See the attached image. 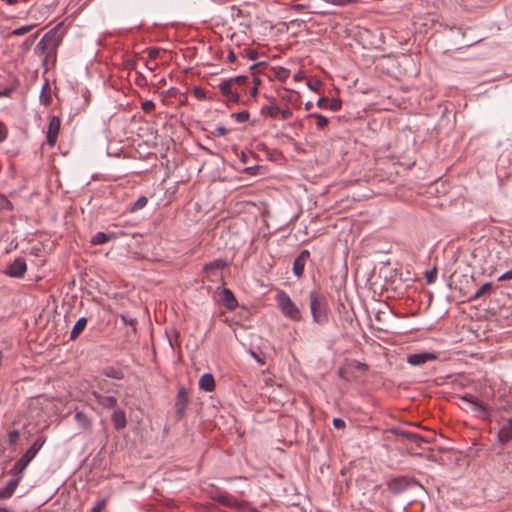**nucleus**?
Segmentation results:
<instances>
[{
    "label": "nucleus",
    "instance_id": "obj_50",
    "mask_svg": "<svg viewBox=\"0 0 512 512\" xmlns=\"http://www.w3.org/2000/svg\"><path fill=\"white\" fill-rule=\"evenodd\" d=\"M216 131L220 136H225L227 133V129L223 126L217 127Z\"/></svg>",
    "mask_w": 512,
    "mask_h": 512
},
{
    "label": "nucleus",
    "instance_id": "obj_4",
    "mask_svg": "<svg viewBox=\"0 0 512 512\" xmlns=\"http://www.w3.org/2000/svg\"><path fill=\"white\" fill-rule=\"evenodd\" d=\"M59 37L56 31L51 30L45 34V36L40 40L37 45V51H40L42 54L52 52L57 45L59 44Z\"/></svg>",
    "mask_w": 512,
    "mask_h": 512
},
{
    "label": "nucleus",
    "instance_id": "obj_43",
    "mask_svg": "<svg viewBox=\"0 0 512 512\" xmlns=\"http://www.w3.org/2000/svg\"><path fill=\"white\" fill-rule=\"evenodd\" d=\"M43 444H44V439H42L41 437L34 440V455L42 447Z\"/></svg>",
    "mask_w": 512,
    "mask_h": 512
},
{
    "label": "nucleus",
    "instance_id": "obj_59",
    "mask_svg": "<svg viewBox=\"0 0 512 512\" xmlns=\"http://www.w3.org/2000/svg\"><path fill=\"white\" fill-rule=\"evenodd\" d=\"M309 88L316 89L315 84H308Z\"/></svg>",
    "mask_w": 512,
    "mask_h": 512
},
{
    "label": "nucleus",
    "instance_id": "obj_25",
    "mask_svg": "<svg viewBox=\"0 0 512 512\" xmlns=\"http://www.w3.org/2000/svg\"><path fill=\"white\" fill-rule=\"evenodd\" d=\"M262 113L266 114L271 118H276L279 116L280 108L274 104L267 105L262 108Z\"/></svg>",
    "mask_w": 512,
    "mask_h": 512
},
{
    "label": "nucleus",
    "instance_id": "obj_18",
    "mask_svg": "<svg viewBox=\"0 0 512 512\" xmlns=\"http://www.w3.org/2000/svg\"><path fill=\"white\" fill-rule=\"evenodd\" d=\"M97 402L104 408H114L117 405V399L113 396H104L95 394Z\"/></svg>",
    "mask_w": 512,
    "mask_h": 512
},
{
    "label": "nucleus",
    "instance_id": "obj_44",
    "mask_svg": "<svg viewBox=\"0 0 512 512\" xmlns=\"http://www.w3.org/2000/svg\"><path fill=\"white\" fill-rule=\"evenodd\" d=\"M512 279V269L506 271L502 275L499 276L498 281H506Z\"/></svg>",
    "mask_w": 512,
    "mask_h": 512
},
{
    "label": "nucleus",
    "instance_id": "obj_30",
    "mask_svg": "<svg viewBox=\"0 0 512 512\" xmlns=\"http://www.w3.org/2000/svg\"><path fill=\"white\" fill-rule=\"evenodd\" d=\"M233 117L235 118V120L238 122V123H243L245 121L248 120L249 118V112L246 111V110H243V111H240V112H237V113H234L233 114Z\"/></svg>",
    "mask_w": 512,
    "mask_h": 512
},
{
    "label": "nucleus",
    "instance_id": "obj_41",
    "mask_svg": "<svg viewBox=\"0 0 512 512\" xmlns=\"http://www.w3.org/2000/svg\"><path fill=\"white\" fill-rule=\"evenodd\" d=\"M341 107V103L338 100L329 101L328 108L332 111H338Z\"/></svg>",
    "mask_w": 512,
    "mask_h": 512
},
{
    "label": "nucleus",
    "instance_id": "obj_54",
    "mask_svg": "<svg viewBox=\"0 0 512 512\" xmlns=\"http://www.w3.org/2000/svg\"><path fill=\"white\" fill-rule=\"evenodd\" d=\"M294 79H295L296 81H300V80H302V79H303V75H302V73H301V72H298L297 74H295V75H294Z\"/></svg>",
    "mask_w": 512,
    "mask_h": 512
},
{
    "label": "nucleus",
    "instance_id": "obj_38",
    "mask_svg": "<svg viewBox=\"0 0 512 512\" xmlns=\"http://www.w3.org/2000/svg\"><path fill=\"white\" fill-rule=\"evenodd\" d=\"M437 270L436 268L426 273V279L429 284H432L436 280Z\"/></svg>",
    "mask_w": 512,
    "mask_h": 512
},
{
    "label": "nucleus",
    "instance_id": "obj_21",
    "mask_svg": "<svg viewBox=\"0 0 512 512\" xmlns=\"http://www.w3.org/2000/svg\"><path fill=\"white\" fill-rule=\"evenodd\" d=\"M19 482H8L7 485L0 489V500L10 498L15 492Z\"/></svg>",
    "mask_w": 512,
    "mask_h": 512
},
{
    "label": "nucleus",
    "instance_id": "obj_10",
    "mask_svg": "<svg viewBox=\"0 0 512 512\" xmlns=\"http://www.w3.org/2000/svg\"><path fill=\"white\" fill-rule=\"evenodd\" d=\"M310 257L308 250H303L293 262V273L298 278L302 277L307 260Z\"/></svg>",
    "mask_w": 512,
    "mask_h": 512
},
{
    "label": "nucleus",
    "instance_id": "obj_19",
    "mask_svg": "<svg viewBox=\"0 0 512 512\" xmlns=\"http://www.w3.org/2000/svg\"><path fill=\"white\" fill-rule=\"evenodd\" d=\"M222 301L228 309H234L237 301L233 293L229 289H224L222 292Z\"/></svg>",
    "mask_w": 512,
    "mask_h": 512
},
{
    "label": "nucleus",
    "instance_id": "obj_13",
    "mask_svg": "<svg viewBox=\"0 0 512 512\" xmlns=\"http://www.w3.org/2000/svg\"><path fill=\"white\" fill-rule=\"evenodd\" d=\"M227 262L222 259H216L204 266V271L206 273L217 275L219 271L223 270L227 266Z\"/></svg>",
    "mask_w": 512,
    "mask_h": 512
},
{
    "label": "nucleus",
    "instance_id": "obj_40",
    "mask_svg": "<svg viewBox=\"0 0 512 512\" xmlns=\"http://www.w3.org/2000/svg\"><path fill=\"white\" fill-rule=\"evenodd\" d=\"M293 115V112L291 109L287 108V109H284V110H281L280 109V113H279V116H281V118L283 120H287V119H290Z\"/></svg>",
    "mask_w": 512,
    "mask_h": 512
},
{
    "label": "nucleus",
    "instance_id": "obj_58",
    "mask_svg": "<svg viewBox=\"0 0 512 512\" xmlns=\"http://www.w3.org/2000/svg\"><path fill=\"white\" fill-rule=\"evenodd\" d=\"M250 93H251L252 95H255V94L257 93V88H256V87H253V88L251 89Z\"/></svg>",
    "mask_w": 512,
    "mask_h": 512
},
{
    "label": "nucleus",
    "instance_id": "obj_1",
    "mask_svg": "<svg viewBox=\"0 0 512 512\" xmlns=\"http://www.w3.org/2000/svg\"><path fill=\"white\" fill-rule=\"evenodd\" d=\"M309 306L313 322L318 325L328 323V303L326 297L313 290L309 293Z\"/></svg>",
    "mask_w": 512,
    "mask_h": 512
},
{
    "label": "nucleus",
    "instance_id": "obj_3",
    "mask_svg": "<svg viewBox=\"0 0 512 512\" xmlns=\"http://www.w3.org/2000/svg\"><path fill=\"white\" fill-rule=\"evenodd\" d=\"M279 497L281 502L286 506H300L307 498L305 491L299 490L295 482H285Z\"/></svg>",
    "mask_w": 512,
    "mask_h": 512
},
{
    "label": "nucleus",
    "instance_id": "obj_26",
    "mask_svg": "<svg viewBox=\"0 0 512 512\" xmlns=\"http://www.w3.org/2000/svg\"><path fill=\"white\" fill-rule=\"evenodd\" d=\"M492 288V284L490 282L484 283L482 286L478 288L475 294L472 296L473 300H477L488 293Z\"/></svg>",
    "mask_w": 512,
    "mask_h": 512
},
{
    "label": "nucleus",
    "instance_id": "obj_48",
    "mask_svg": "<svg viewBox=\"0 0 512 512\" xmlns=\"http://www.w3.org/2000/svg\"><path fill=\"white\" fill-rule=\"evenodd\" d=\"M194 95L199 99H203L205 97L204 93L199 88L194 89Z\"/></svg>",
    "mask_w": 512,
    "mask_h": 512
},
{
    "label": "nucleus",
    "instance_id": "obj_31",
    "mask_svg": "<svg viewBox=\"0 0 512 512\" xmlns=\"http://www.w3.org/2000/svg\"><path fill=\"white\" fill-rule=\"evenodd\" d=\"M105 375L110 377V378H114V379H121L122 378V373L112 367H109V368H106L105 369Z\"/></svg>",
    "mask_w": 512,
    "mask_h": 512
},
{
    "label": "nucleus",
    "instance_id": "obj_47",
    "mask_svg": "<svg viewBox=\"0 0 512 512\" xmlns=\"http://www.w3.org/2000/svg\"><path fill=\"white\" fill-rule=\"evenodd\" d=\"M19 436V433L17 430H13L9 433V438L11 442H15Z\"/></svg>",
    "mask_w": 512,
    "mask_h": 512
},
{
    "label": "nucleus",
    "instance_id": "obj_34",
    "mask_svg": "<svg viewBox=\"0 0 512 512\" xmlns=\"http://www.w3.org/2000/svg\"><path fill=\"white\" fill-rule=\"evenodd\" d=\"M234 86L235 85H242L246 82L247 80V76H244V75H239V76H236V77H233V78H229L228 79Z\"/></svg>",
    "mask_w": 512,
    "mask_h": 512
},
{
    "label": "nucleus",
    "instance_id": "obj_29",
    "mask_svg": "<svg viewBox=\"0 0 512 512\" xmlns=\"http://www.w3.org/2000/svg\"><path fill=\"white\" fill-rule=\"evenodd\" d=\"M322 1L327 4L337 6V7H344V6H347L350 3L354 2V0H322Z\"/></svg>",
    "mask_w": 512,
    "mask_h": 512
},
{
    "label": "nucleus",
    "instance_id": "obj_15",
    "mask_svg": "<svg viewBox=\"0 0 512 512\" xmlns=\"http://www.w3.org/2000/svg\"><path fill=\"white\" fill-rule=\"evenodd\" d=\"M199 388L205 392H212L215 389V380L212 374L206 373L200 377Z\"/></svg>",
    "mask_w": 512,
    "mask_h": 512
},
{
    "label": "nucleus",
    "instance_id": "obj_49",
    "mask_svg": "<svg viewBox=\"0 0 512 512\" xmlns=\"http://www.w3.org/2000/svg\"><path fill=\"white\" fill-rule=\"evenodd\" d=\"M11 88H4L0 90V97L8 96L11 93Z\"/></svg>",
    "mask_w": 512,
    "mask_h": 512
},
{
    "label": "nucleus",
    "instance_id": "obj_12",
    "mask_svg": "<svg viewBox=\"0 0 512 512\" xmlns=\"http://www.w3.org/2000/svg\"><path fill=\"white\" fill-rule=\"evenodd\" d=\"M60 129V120L57 117L50 119L48 130H47V141L50 146L56 143L57 136Z\"/></svg>",
    "mask_w": 512,
    "mask_h": 512
},
{
    "label": "nucleus",
    "instance_id": "obj_5",
    "mask_svg": "<svg viewBox=\"0 0 512 512\" xmlns=\"http://www.w3.org/2000/svg\"><path fill=\"white\" fill-rule=\"evenodd\" d=\"M463 401L467 402L470 405V409L475 413V415L482 420L490 419V411L489 409L483 405L481 402L476 400L471 395H464L461 398Z\"/></svg>",
    "mask_w": 512,
    "mask_h": 512
},
{
    "label": "nucleus",
    "instance_id": "obj_7",
    "mask_svg": "<svg viewBox=\"0 0 512 512\" xmlns=\"http://www.w3.org/2000/svg\"><path fill=\"white\" fill-rule=\"evenodd\" d=\"M27 270L26 262L23 258H16L5 270V274L11 277H22Z\"/></svg>",
    "mask_w": 512,
    "mask_h": 512
},
{
    "label": "nucleus",
    "instance_id": "obj_35",
    "mask_svg": "<svg viewBox=\"0 0 512 512\" xmlns=\"http://www.w3.org/2000/svg\"><path fill=\"white\" fill-rule=\"evenodd\" d=\"M31 29H32V25H26V26H22L20 28L14 29L11 34L12 35H23V34L29 32Z\"/></svg>",
    "mask_w": 512,
    "mask_h": 512
},
{
    "label": "nucleus",
    "instance_id": "obj_53",
    "mask_svg": "<svg viewBox=\"0 0 512 512\" xmlns=\"http://www.w3.org/2000/svg\"><path fill=\"white\" fill-rule=\"evenodd\" d=\"M29 48H30V44L28 43V41H25L23 43V51L26 53V52H28Z\"/></svg>",
    "mask_w": 512,
    "mask_h": 512
},
{
    "label": "nucleus",
    "instance_id": "obj_61",
    "mask_svg": "<svg viewBox=\"0 0 512 512\" xmlns=\"http://www.w3.org/2000/svg\"><path fill=\"white\" fill-rule=\"evenodd\" d=\"M0 512H9V511L5 508H0Z\"/></svg>",
    "mask_w": 512,
    "mask_h": 512
},
{
    "label": "nucleus",
    "instance_id": "obj_56",
    "mask_svg": "<svg viewBox=\"0 0 512 512\" xmlns=\"http://www.w3.org/2000/svg\"><path fill=\"white\" fill-rule=\"evenodd\" d=\"M255 169H256L255 167H248V168H246V169H245V171H246L247 173H249V174H254V170H255Z\"/></svg>",
    "mask_w": 512,
    "mask_h": 512
},
{
    "label": "nucleus",
    "instance_id": "obj_57",
    "mask_svg": "<svg viewBox=\"0 0 512 512\" xmlns=\"http://www.w3.org/2000/svg\"><path fill=\"white\" fill-rule=\"evenodd\" d=\"M228 59H229L230 61H234V59H235V55H234L233 53H230V54L228 55Z\"/></svg>",
    "mask_w": 512,
    "mask_h": 512
},
{
    "label": "nucleus",
    "instance_id": "obj_6",
    "mask_svg": "<svg viewBox=\"0 0 512 512\" xmlns=\"http://www.w3.org/2000/svg\"><path fill=\"white\" fill-rule=\"evenodd\" d=\"M31 460L32 446L27 449L26 453L14 464L13 468L11 469L13 477L16 478L15 480H19L20 474L28 466Z\"/></svg>",
    "mask_w": 512,
    "mask_h": 512
},
{
    "label": "nucleus",
    "instance_id": "obj_17",
    "mask_svg": "<svg viewBox=\"0 0 512 512\" xmlns=\"http://www.w3.org/2000/svg\"><path fill=\"white\" fill-rule=\"evenodd\" d=\"M87 325V318L81 317L79 318L76 323L74 324L71 332H70V339L75 340L85 329Z\"/></svg>",
    "mask_w": 512,
    "mask_h": 512
},
{
    "label": "nucleus",
    "instance_id": "obj_16",
    "mask_svg": "<svg viewBox=\"0 0 512 512\" xmlns=\"http://www.w3.org/2000/svg\"><path fill=\"white\" fill-rule=\"evenodd\" d=\"M498 440L501 443H507L512 440V419H509L507 423L499 430Z\"/></svg>",
    "mask_w": 512,
    "mask_h": 512
},
{
    "label": "nucleus",
    "instance_id": "obj_28",
    "mask_svg": "<svg viewBox=\"0 0 512 512\" xmlns=\"http://www.w3.org/2000/svg\"><path fill=\"white\" fill-rule=\"evenodd\" d=\"M310 117H314L316 119V126L319 129L326 127L328 124V119L321 114H310Z\"/></svg>",
    "mask_w": 512,
    "mask_h": 512
},
{
    "label": "nucleus",
    "instance_id": "obj_8",
    "mask_svg": "<svg viewBox=\"0 0 512 512\" xmlns=\"http://www.w3.org/2000/svg\"><path fill=\"white\" fill-rule=\"evenodd\" d=\"M218 88L227 98V101L233 103H237L239 101L240 95L236 90H234V85L228 79L219 83Z\"/></svg>",
    "mask_w": 512,
    "mask_h": 512
},
{
    "label": "nucleus",
    "instance_id": "obj_24",
    "mask_svg": "<svg viewBox=\"0 0 512 512\" xmlns=\"http://www.w3.org/2000/svg\"><path fill=\"white\" fill-rule=\"evenodd\" d=\"M39 101L41 104L47 106L51 102V94L49 89V84L47 82L44 83L41 93L39 95Z\"/></svg>",
    "mask_w": 512,
    "mask_h": 512
},
{
    "label": "nucleus",
    "instance_id": "obj_42",
    "mask_svg": "<svg viewBox=\"0 0 512 512\" xmlns=\"http://www.w3.org/2000/svg\"><path fill=\"white\" fill-rule=\"evenodd\" d=\"M333 425L336 429H343L345 427V421L341 418H334Z\"/></svg>",
    "mask_w": 512,
    "mask_h": 512
},
{
    "label": "nucleus",
    "instance_id": "obj_36",
    "mask_svg": "<svg viewBox=\"0 0 512 512\" xmlns=\"http://www.w3.org/2000/svg\"><path fill=\"white\" fill-rule=\"evenodd\" d=\"M75 419L83 426L85 427L86 425H88V419L86 417V415L82 412H77L75 414Z\"/></svg>",
    "mask_w": 512,
    "mask_h": 512
},
{
    "label": "nucleus",
    "instance_id": "obj_23",
    "mask_svg": "<svg viewBox=\"0 0 512 512\" xmlns=\"http://www.w3.org/2000/svg\"><path fill=\"white\" fill-rule=\"evenodd\" d=\"M409 484H420L419 482H388V489L392 493H400L406 489Z\"/></svg>",
    "mask_w": 512,
    "mask_h": 512
},
{
    "label": "nucleus",
    "instance_id": "obj_22",
    "mask_svg": "<svg viewBox=\"0 0 512 512\" xmlns=\"http://www.w3.org/2000/svg\"><path fill=\"white\" fill-rule=\"evenodd\" d=\"M113 238L112 234H107L104 232H97L92 238L91 243L93 245H102L109 242Z\"/></svg>",
    "mask_w": 512,
    "mask_h": 512
},
{
    "label": "nucleus",
    "instance_id": "obj_27",
    "mask_svg": "<svg viewBox=\"0 0 512 512\" xmlns=\"http://www.w3.org/2000/svg\"><path fill=\"white\" fill-rule=\"evenodd\" d=\"M148 199L145 196L139 197L131 206L130 210L132 212L138 211L144 208L147 205Z\"/></svg>",
    "mask_w": 512,
    "mask_h": 512
},
{
    "label": "nucleus",
    "instance_id": "obj_51",
    "mask_svg": "<svg viewBox=\"0 0 512 512\" xmlns=\"http://www.w3.org/2000/svg\"><path fill=\"white\" fill-rule=\"evenodd\" d=\"M410 439L414 440V441H422V437L420 435H417V434H410L409 435Z\"/></svg>",
    "mask_w": 512,
    "mask_h": 512
},
{
    "label": "nucleus",
    "instance_id": "obj_37",
    "mask_svg": "<svg viewBox=\"0 0 512 512\" xmlns=\"http://www.w3.org/2000/svg\"><path fill=\"white\" fill-rule=\"evenodd\" d=\"M155 107V104L152 100H147L142 104V110L145 113H150Z\"/></svg>",
    "mask_w": 512,
    "mask_h": 512
},
{
    "label": "nucleus",
    "instance_id": "obj_33",
    "mask_svg": "<svg viewBox=\"0 0 512 512\" xmlns=\"http://www.w3.org/2000/svg\"><path fill=\"white\" fill-rule=\"evenodd\" d=\"M107 500L106 499H100L96 502L95 506L91 509L90 512H102L104 508L106 507Z\"/></svg>",
    "mask_w": 512,
    "mask_h": 512
},
{
    "label": "nucleus",
    "instance_id": "obj_39",
    "mask_svg": "<svg viewBox=\"0 0 512 512\" xmlns=\"http://www.w3.org/2000/svg\"><path fill=\"white\" fill-rule=\"evenodd\" d=\"M8 135V129L4 123L0 122V143L3 142Z\"/></svg>",
    "mask_w": 512,
    "mask_h": 512
},
{
    "label": "nucleus",
    "instance_id": "obj_46",
    "mask_svg": "<svg viewBox=\"0 0 512 512\" xmlns=\"http://www.w3.org/2000/svg\"><path fill=\"white\" fill-rule=\"evenodd\" d=\"M329 100L327 98H319L317 101V106L326 109L328 108Z\"/></svg>",
    "mask_w": 512,
    "mask_h": 512
},
{
    "label": "nucleus",
    "instance_id": "obj_60",
    "mask_svg": "<svg viewBox=\"0 0 512 512\" xmlns=\"http://www.w3.org/2000/svg\"><path fill=\"white\" fill-rule=\"evenodd\" d=\"M309 88L316 89L315 84H308Z\"/></svg>",
    "mask_w": 512,
    "mask_h": 512
},
{
    "label": "nucleus",
    "instance_id": "obj_62",
    "mask_svg": "<svg viewBox=\"0 0 512 512\" xmlns=\"http://www.w3.org/2000/svg\"><path fill=\"white\" fill-rule=\"evenodd\" d=\"M253 512H259V511L255 510V511H253Z\"/></svg>",
    "mask_w": 512,
    "mask_h": 512
},
{
    "label": "nucleus",
    "instance_id": "obj_20",
    "mask_svg": "<svg viewBox=\"0 0 512 512\" xmlns=\"http://www.w3.org/2000/svg\"><path fill=\"white\" fill-rule=\"evenodd\" d=\"M220 504L227 506V507H239L238 501L228 494L227 492H223L221 496H219L218 501Z\"/></svg>",
    "mask_w": 512,
    "mask_h": 512
},
{
    "label": "nucleus",
    "instance_id": "obj_32",
    "mask_svg": "<svg viewBox=\"0 0 512 512\" xmlns=\"http://www.w3.org/2000/svg\"><path fill=\"white\" fill-rule=\"evenodd\" d=\"M224 491H221L219 489H217L214 485H210V489L208 490V493L211 497V499L215 500V501H218V498L219 496H221V494L223 493Z\"/></svg>",
    "mask_w": 512,
    "mask_h": 512
},
{
    "label": "nucleus",
    "instance_id": "obj_14",
    "mask_svg": "<svg viewBox=\"0 0 512 512\" xmlns=\"http://www.w3.org/2000/svg\"><path fill=\"white\" fill-rule=\"evenodd\" d=\"M112 422L116 430L125 428L127 424L126 414L121 409H115L112 414Z\"/></svg>",
    "mask_w": 512,
    "mask_h": 512
},
{
    "label": "nucleus",
    "instance_id": "obj_52",
    "mask_svg": "<svg viewBox=\"0 0 512 512\" xmlns=\"http://www.w3.org/2000/svg\"><path fill=\"white\" fill-rule=\"evenodd\" d=\"M292 508H294V510L292 512H306L305 509L303 507L300 506H291Z\"/></svg>",
    "mask_w": 512,
    "mask_h": 512
},
{
    "label": "nucleus",
    "instance_id": "obj_11",
    "mask_svg": "<svg viewBox=\"0 0 512 512\" xmlns=\"http://www.w3.org/2000/svg\"><path fill=\"white\" fill-rule=\"evenodd\" d=\"M189 402L188 393L185 388H180L175 402L176 413L182 417Z\"/></svg>",
    "mask_w": 512,
    "mask_h": 512
},
{
    "label": "nucleus",
    "instance_id": "obj_55",
    "mask_svg": "<svg viewBox=\"0 0 512 512\" xmlns=\"http://www.w3.org/2000/svg\"><path fill=\"white\" fill-rule=\"evenodd\" d=\"M312 107H313V103L312 102L308 101V102L305 103V109L306 110H310Z\"/></svg>",
    "mask_w": 512,
    "mask_h": 512
},
{
    "label": "nucleus",
    "instance_id": "obj_45",
    "mask_svg": "<svg viewBox=\"0 0 512 512\" xmlns=\"http://www.w3.org/2000/svg\"><path fill=\"white\" fill-rule=\"evenodd\" d=\"M160 53V50L157 48H151L148 50L149 59H156Z\"/></svg>",
    "mask_w": 512,
    "mask_h": 512
},
{
    "label": "nucleus",
    "instance_id": "obj_9",
    "mask_svg": "<svg viewBox=\"0 0 512 512\" xmlns=\"http://www.w3.org/2000/svg\"><path fill=\"white\" fill-rule=\"evenodd\" d=\"M437 356L430 352H421L411 354L407 357V362L412 366H422L423 364L434 361Z\"/></svg>",
    "mask_w": 512,
    "mask_h": 512
},
{
    "label": "nucleus",
    "instance_id": "obj_2",
    "mask_svg": "<svg viewBox=\"0 0 512 512\" xmlns=\"http://www.w3.org/2000/svg\"><path fill=\"white\" fill-rule=\"evenodd\" d=\"M275 299L278 308L286 318L295 322L302 320V312L300 308L285 291H278L275 295Z\"/></svg>",
    "mask_w": 512,
    "mask_h": 512
}]
</instances>
